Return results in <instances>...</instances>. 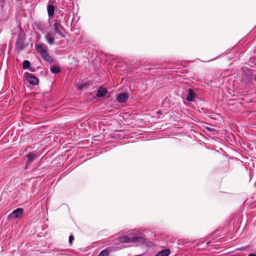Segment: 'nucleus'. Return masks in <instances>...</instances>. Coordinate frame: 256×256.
<instances>
[{"instance_id": "nucleus-20", "label": "nucleus", "mask_w": 256, "mask_h": 256, "mask_svg": "<svg viewBox=\"0 0 256 256\" xmlns=\"http://www.w3.org/2000/svg\"><path fill=\"white\" fill-rule=\"evenodd\" d=\"M256 81V74H255V78H254Z\"/></svg>"}, {"instance_id": "nucleus-1", "label": "nucleus", "mask_w": 256, "mask_h": 256, "mask_svg": "<svg viewBox=\"0 0 256 256\" xmlns=\"http://www.w3.org/2000/svg\"><path fill=\"white\" fill-rule=\"evenodd\" d=\"M144 238L142 236H135L133 238H129L128 236H122L119 239L120 241L122 242H142Z\"/></svg>"}, {"instance_id": "nucleus-3", "label": "nucleus", "mask_w": 256, "mask_h": 256, "mask_svg": "<svg viewBox=\"0 0 256 256\" xmlns=\"http://www.w3.org/2000/svg\"><path fill=\"white\" fill-rule=\"evenodd\" d=\"M36 49L40 56L47 52L46 46L43 44H36Z\"/></svg>"}, {"instance_id": "nucleus-11", "label": "nucleus", "mask_w": 256, "mask_h": 256, "mask_svg": "<svg viewBox=\"0 0 256 256\" xmlns=\"http://www.w3.org/2000/svg\"><path fill=\"white\" fill-rule=\"evenodd\" d=\"M22 67L24 70H29L31 72H33L34 71V68H32L30 67V63L28 60H25L22 63Z\"/></svg>"}, {"instance_id": "nucleus-12", "label": "nucleus", "mask_w": 256, "mask_h": 256, "mask_svg": "<svg viewBox=\"0 0 256 256\" xmlns=\"http://www.w3.org/2000/svg\"><path fill=\"white\" fill-rule=\"evenodd\" d=\"M194 92L191 88H190L188 90V94L186 96V100L188 102H192L194 100Z\"/></svg>"}, {"instance_id": "nucleus-9", "label": "nucleus", "mask_w": 256, "mask_h": 256, "mask_svg": "<svg viewBox=\"0 0 256 256\" xmlns=\"http://www.w3.org/2000/svg\"><path fill=\"white\" fill-rule=\"evenodd\" d=\"M114 248L112 247H108L106 249L102 250L98 255V256H110L109 254L110 253Z\"/></svg>"}, {"instance_id": "nucleus-18", "label": "nucleus", "mask_w": 256, "mask_h": 256, "mask_svg": "<svg viewBox=\"0 0 256 256\" xmlns=\"http://www.w3.org/2000/svg\"><path fill=\"white\" fill-rule=\"evenodd\" d=\"M248 256H256V254H254V253H250Z\"/></svg>"}, {"instance_id": "nucleus-2", "label": "nucleus", "mask_w": 256, "mask_h": 256, "mask_svg": "<svg viewBox=\"0 0 256 256\" xmlns=\"http://www.w3.org/2000/svg\"><path fill=\"white\" fill-rule=\"evenodd\" d=\"M54 30L56 34L62 38L65 37V35L64 34V29L60 22H58V20H56V22L54 24Z\"/></svg>"}, {"instance_id": "nucleus-10", "label": "nucleus", "mask_w": 256, "mask_h": 256, "mask_svg": "<svg viewBox=\"0 0 256 256\" xmlns=\"http://www.w3.org/2000/svg\"><path fill=\"white\" fill-rule=\"evenodd\" d=\"M108 90L106 88L100 87L98 90L96 96L99 98L104 96L107 93Z\"/></svg>"}, {"instance_id": "nucleus-14", "label": "nucleus", "mask_w": 256, "mask_h": 256, "mask_svg": "<svg viewBox=\"0 0 256 256\" xmlns=\"http://www.w3.org/2000/svg\"><path fill=\"white\" fill-rule=\"evenodd\" d=\"M170 253V249H165L159 252L156 256H168Z\"/></svg>"}, {"instance_id": "nucleus-13", "label": "nucleus", "mask_w": 256, "mask_h": 256, "mask_svg": "<svg viewBox=\"0 0 256 256\" xmlns=\"http://www.w3.org/2000/svg\"><path fill=\"white\" fill-rule=\"evenodd\" d=\"M42 58L48 63H51L54 61L48 52L41 55Z\"/></svg>"}, {"instance_id": "nucleus-8", "label": "nucleus", "mask_w": 256, "mask_h": 256, "mask_svg": "<svg viewBox=\"0 0 256 256\" xmlns=\"http://www.w3.org/2000/svg\"><path fill=\"white\" fill-rule=\"evenodd\" d=\"M48 14L49 17H54L55 7L52 4H48L47 6Z\"/></svg>"}, {"instance_id": "nucleus-6", "label": "nucleus", "mask_w": 256, "mask_h": 256, "mask_svg": "<svg viewBox=\"0 0 256 256\" xmlns=\"http://www.w3.org/2000/svg\"><path fill=\"white\" fill-rule=\"evenodd\" d=\"M128 98V94L126 92H122L117 94L116 100L118 102H126Z\"/></svg>"}, {"instance_id": "nucleus-7", "label": "nucleus", "mask_w": 256, "mask_h": 256, "mask_svg": "<svg viewBox=\"0 0 256 256\" xmlns=\"http://www.w3.org/2000/svg\"><path fill=\"white\" fill-rule=\"evenodd\" d=\"M24 210L22 208H18L14 210L10 215L9 216L18 218L23 214Z\"/></svg>"}, {"instance_id": "nucleus-15", "label": "nucleus", "mask_w": 256, "mask_h": 256, "mask_svg": "<svg viewBox=\"0 0 256 256\" xmlns=\"http://www.w3.org/2000/svg\"><path fill=\"white\" fill-rule=\"evenodd\" d=\"M46 38L48 42V43L50 45H52L54 44V38L50 33H48L46 34Z\"/></svg>"}, {"instance_id": "nucleus-4", "label": "nucleus", "mask_w": 256, "mask_h": 256, "mask_svg": "<svg viewBox=\"0 0 256 256\" xmlns=\"http://www.w3.org/2000/svg\"><path fill=\"white\" fill-rule=\"evenodd\" d=\"M26 76L27 77L28 80L31 84L36 85L38 83V79L32 74L30 73H26Z\"/></svg>"}, {"instance_id": "nucleus-19", "label": "nucleus", "mask_w": 256, "mask_h": 256, "mask_svg": "<svg viewBox=\"0 0 256 256\" xmlns=\"http://www.w3.org/2000/svg\"><path fill=\"white\" fill-rule=\"evenodd\" d=\"M207 129L209 130H211V128H207Z\"/></svg>"}, {"instance_id": "nucleus-5", "label": "nucleus", "mask_w": 256, "mask_h": 256, "mask_svg": "<svg viewBox=\"0 0 256 256\" xmlns=\"http://www.w3.org/2000/svg\"><path fill=\"white\" fill-rule=\"evenodd\" d=\"M36 156L37 154L34 152H30L26 155L28 160L26 162V167L28 165L30 164L35 160Z\"/></svg>"}, {"instance_id": "nucleus-17", "label": "nucleus", "mask_w": 256, "mask_h": 256, "mask_svg": "<svg viewBox=\"0 0 256 256\" xmlns=\"http://www.w3.org/2000/svg\"><path fill=\"white\" fill-rule=\"evenodd\" d=\"M74 240V236H72V235H70V236H69V242L70 243H72V240Z\"/></svg>"}, {"instance_id": "nucleus-16", "label": "nucleus", "mask_w": 256, "mask_h": 256, "mask_svg": "<svg viewBox=\"0 0 256 256\" xmlns=\"http://www.w3.org/2000/svg\"><path fill=\"white\" fill-rule=\"evenodd\" d=\"M50 70L54 74H58L60 72V69L58 66H54L50 68Z\"/></svg>"}]
</instances>
